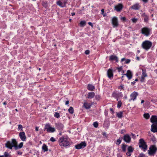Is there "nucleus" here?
Wrapping results in <instances>:
<instances>
[{
	"instance_id": "a211bd4d",
	"label": "nucleus",
	"mask_w": 157,
	"mask_h": 157,
	"mask_svg": "<svg viewBox=\"0 0 157 157\" xmlns=\"http://www.w3.org/2000/svg\"><path fill=\"white\" fill-rule=\"evenodd\" d=\"M109 60L110 61H115L116 62L118 63L119 61L118 57L115 55H111L109 57Z\"/></svg>"
},
{
	"instance_id": "69168bd1",
	"label": "nucleus",
	"mask_w": 157,
	"mask_h": 157,
	"mask_svg": "<svg viewBox=\"0 0 157 157\" xmlns=\"http://www.w3.org/2000/svg\"><path fill=\"white\" fill-rule=\"evenodd\" d=\"M69 103V101H66L65 102V105H67Z\"/></svg>"
},
{
	"instance_id": "774afa93",
	"label": "nucleus",
	"mask_w": 157,
	"mask_h": 157,
	"mask_svg": "<svg viewBox=\"0 0 157 157\" xmlns=\"http://www.w3.org/2000/svg\"><path fill=\"white\" fill-rule=\"evenodd\" d=\"M71 15L72 16H74L75 15V13L74 12H72L71 13Z\"/></svg>"
},
{
	"instance_id": "7ed1b4c3",
	"label": "nucleus",
	"mask_w": 157,
	"mask_h": 157,
	"mask_svg": "<svg viewBox=\"0 0 157 157\" xmlns=\"http://www.w3.org/2000/svg\"><path fill=\"white\" fill-rule=\"evenodd\" d=\"M152 46V42L148 40L143 41L141 44L142 48L146 50H149Z\"/></svg>"
},
{
	"instance_id": "f704fd0d",
	"label": "nucleus",
	"mask_w": 157,
	"mask_h": 157,
	"mask_svg": "<svg viewBox=\"0 0 157 157\" xmlns=\"http://www.w3.org/2000/svg\"><path fill=\"white\" fill-rule=\"evenodd\" d=\"M124 85L123 84H121L118 87V89L120 90H124Z\"/></svg>"
},
{
	"instance_id": "6e6d98bb",
	"label": "nucleus",
	"mask_w": 157,
	"mask_h": 157,
	"mask_svg": "<svg viewBox=\"0 0 157 157\" xmlns=\"http://www.w3.org/2000/svg\"><path fill=\"white\" fill-rule=\"evenodd\" d=\"M50 140L53 142L56 141V140L54 138H51Z\"/></svg>"
},
{
	"instance_id": "a18cd8bd",
	"label": "nucleus",
	"mask_w": 157,
	"mask_h": 157,
	"mask_svg": "<svg viewBox=\"0 0 157 157\" xmlns=\"http://www.w3.org/2000/svg\"><path fill=\"white\" fill-rule=\"evenodd\" d=\"M131 20L133 22L136 23L138 21V19L137 18H132L131 19Z\"/></svg>"
},
{
	"instance_id": "0eeeda50",
	"label": "nucleus",
	"mask_w": 157,
	"mask_h": 157,
	"mask_svg": "<svg viewBox=\"0 0 157 157\" xmlns=\"http://www.w3.org/2000/svg\"><path fill=\"white\" fill-rule=\"evenodd\" d=\"M112 96L116 99L117 101L118 98L123 97V94L121 92L114 91L112 93Z\"/></svg>"
},
{
	"instance_id": "864d4df0",
	"label": "nucleus",
	"mask_w": 157,
	"mask_h": 157,
	"mask_svg": "<svg viewBox=\"0 0 157 157\" xmlns=\"http://www.w3.org/2000/svg\"><path fill=\"white\" fill-rule=\"evenodd\" d=\"M85 53L86 55H88L90 53V51L89 50H86L85 52Z\"/></svg>"
},
{
	"instance_id": "c03bdc74",
	"label": "nucleus",
	"mask_w": 157,
	"mask_h": 157,
	"mask_svg": "<svg viewBox=\"0 0 157 157\" xmlns=\"http://www.w3.org/2000/svg\"><path fill=\"white\" fill-rule=\"evenodd\" d=\"M117 70L118 71L120 72L122 70V67L121 66L119 67H117Z\"/></svg>"
},
{
	"instance_id": "c85d7f7f",
	"label": "nucleus",
	"mask_w": 157,
	"mask_h": 157,
	"mask_svg": "<svg viewBox=\"0 0 157 157\" xmlns=\"http://www.w3.org/2000/svg\"><path fill=\"white\" fill-rule=\"evenodd\" d=\"M131 136L132 137H135V136L134 134L131 133L130 135H129L128 134L125 135L123 137H130Z\"/></svg>"
},
{
	"instance_id": "4468645a",
	"label": "nucleus",
	"mask_w": 157,
	"mask_h": 157,
	"mask_svg": "<svg viewBox=\"0 0 157 157\" xmlns=\"http://www.w3.org/2000/svg\"><path fill=\"white\" fill-rule=\"evenodd\" d=\"M123 75L126 76L128 80H130L132 78L133 74L130 70H128L126 74H123Z\"/></svg>"
},
{
	"instance_id": "6ab92c4d",
	"label": "nucleus",
	"mask_w": 157,
	"mask_h": 157,
	"mask_svg": "<svg viewBox=\"0 0 157 157\" xmlns=\"http://www.w3.org/2000/svg\"><path fill=\"white\" fill-rule=\"evenodd\" d=\"M150 121L153 124H157V117L155 115L152 116L150 119Z\"/></svg>"
},
{
	"instance_id": "8fccbe9b",
	"label": "nucleus",
	"mask_w": 157,
	"mask_h": 157,
	"mask_svg": "<svg viewBox=\"0 0 157 157\" xmlns=\"http://www.w3.org/2000/svg\"><path fill=\"white\" fill-rule=\"evenodd\" d=\"M117 157H122V154L120 153H118L117 154Z\"/></svg>"
},
{
	"instance_id": "7c9ffc66",
	"label": "nucleus",
	"mask_w": 157,
	"mask_h": 157,
	"mask_svg": "<svg viewBox=\"0 0 157 157\" xmlns=\"http://www.w3.org/2000/svg\"><path fill=\"white\" fill-rule=\"evenodd\" d=\"M56 4L61 7H64V6H63V3L60 1H57L56 2Z\"/></svg>"
},
{
	"instance_id": "473e14b6",
	"label": "nucleus",
	"mask_w": 157,
	"mask_h": 157,
	"mask_svg": "<svg viewBox=\"0 0 157 157\" xmlns=\"http://www.w3.org/2000/svg\"><path fill=\"white\" fill-rule=\"evenodd\" d=\"M127 145L124 144H122L121 148L122 151L124 152L126 151Z\"/></svg>"
},
{
	"instance_id": "603ef678",
	"label": "nucleus",
	"mask_w": 157,
	"mask_h": 157,
	"mask_svg": "<svg viewBox=\"0 0 157 157\" xmlns=\"http://www.w3.org/2000/svg\"><path fill=\"white\" fill-rule=\"evenodd\" d=\"M130 60L129 59H127L125 60V63L128 64L130 62Z\"/></svg>"
},
{
	"instance_id": "58836bf2",
	"label": "nucleus",
	"mask_w": 157,
	"mask_h": 157,
	"mask_svg": "<svg viewBox=\"0 0 157 157\" xmlns=\"http://www.w3.org/2000/svg\"><path fill=\"white\" fill-rule=\"evenodd\" d=\"M93 125L95 128H97L98 127V123L97 121H95L94 122Z\"/></svg>"
},
{
	"instance_id": "a878e982",
	"label": "nucleus",
	"mask_w": 157,
	"mask_h": 157,
	"mask_svg": "<svg viewBox=\"0 0 157 157\" xmlns=\"http://www.w3.org/2000/svg\"><path fill=\"white\" fill-rule=\"evenodd\" d=\"M83 105L84 107L87 109H90L91 107V105H90V104L86 102L84 103Z\"/></svg>"
},
{
	"instance_id": "e433bc0d",
	"label": "nucleus",
	"mask_w": 157,
	"mask_h": 157,
	"mask_svg": "<svg viewBox=\"0 0 157 157\" xmlns=\"http://www.w3.org/2000/svg\"><path fill=\"white\" fill-rule=\"evenodd\" d=\"M124 141L127 143H128L131 140V138H123Z\"/></svg>"
},
{
	"instance_id": "49530a36",
	"label": "nucleus",
	"mask_w": 157,
	"mask_h": 157,
	"mask_svg": "<svg viewBox=\"0 0 157 157\" xmlns=\"http://www.w3.org/2000/svg\"><path fill=\"white\" fill-rule=\"evenodd\" d=\"M145 77H144L141 76V79L140 80V81L141 82H144L145 80Z\"/></svg>"
},
{
	"instance_id": "6e6552de",
	"label": "nucleus",
	"mask_w": 157,
	"mask_h": 157,
	"mask_svg": "<svg viewBox=\"0 0 157 157\" xmlns=\"http://www.w3.org/2000/svg\"><path fill=\"white\" fill-rule=\"evenodd\" d=\"M86 145V143L85 141H82L80 143L76 145L75 147L77 149H80L85 147Z\"/></svg>"
},
{
	"instance_id": "0e129e2a",
	"label": "nucleus",
	"mask_w": 157,
	"mask_h": 157,
	"mask_svg": "<svg viewBox=\"0 0 157 157\" xmlns=\"http://www.w3.org/2000/svg\"><path fill=\"white\" fill-rule=\"evenodd\" d=\"M102 15L104 17H105L106 16L107 14L106 13H104Z\"/></svg>"
},
{
	"instance_id": "a19ab883",
	"label": "nucleus",
	"mask_w": 157,
	"mask_h": 157,
	"mask_svg": "<svg viewBox=\"0 0 157 157\" xmlns=\"http://www.w3.org/2000/svg\"><path fill=\"white\" fill-rule=\"evenodd\" d=\"M23 126L21 124H19L18 125V130L22 131Z\"/></svg>"
},
{
	"instance_id": "9d476101",
	"label": "nucleus",
	"mask_w": 157,
	"mask_h": 157,
	"mask_svg": "<svg viewBox=\"0 0 157 157\" xmlns=\"http://www.w3.org/2000/svg\"><path fill=\"white\" fill-rule=\"evenodd\" d=\"M138 95V93L134 91L132 92L130 94V98L129 100V101L130 102L132 101H135L136 99V98Z\"/></svg>"
},
{
	"instance_id": "ddd939ff",
	"label": "nucleus",
	"mask_w": 157,
	"mask_h": 157,
	"mask_svg": "<svg viewBox=\"0 0 157 157\" xmlns=\"http://www.w3.org/2000/svg\"><path fill=\"white\" fill-rule=\"evenodd\" d=\"M127 150L128 152L126 153V155L128 156H130L134 150V148L130 146L128 147Z\"/></svg>"
},
{
	"instance_id": "4be33fe9",
	"label": "nucleus",
	"mask_w": 157,
	"mask_h": 157,
	"mask_svg": "<svg viewBox=\"0 0 157 157\" xmlns=\"http://www.w3.org/2000/svg\"><path fill=\"white\" fill-rule=\"evenodd\" d=\"M140 6L139 5V4L136 3V4L132 6V9L137 10H138L140 8Z\"/></svg>"
},
{
	"instance_id": "dca6fc26",
	"label": "nucleus",
	"mask_w": 157,
	"mask_h": 157,
	"mask_svg": "<svg viewBox=\"0 0 157 157\" xmlns=\"http://www.w3.org/2000/svg\"><path fill=\"white\" fill-rule=\"evenodd\" d=\"M142 17L144 18V21L145 22H147L149 20V16L145 13H143L141 15Z\"/></svg>"
},
{
	"instance_id": "b1692460",
	"label": "nucleus",
	"mask_w": 157,
	"mask_h": 157,
	"mask_svg": "<svg viewBox=\"0 0 157 157\" xmlns=\"http://www.w3.org/2000/svg\"><path fill=\"white\" fill-rule=\"evenodd\" d=\"M42 149L43 151L44 152L47 151L48 150L47 146L45 144H43Z\"/></svg>"
},
{
	"instance_id": "4d7b16f0",
	"label": "nucleus",
	"mask_w": 157,
	"mask_h": 157,
	"mask_svg": "<svg viewBox=\"0 0 157 157\" xmlns=\"http://www.w3.org/2000/svg\"><path fill=\"white\" fill-rule=\"evenodd\" d=\"M88 24L90 26H91L92 27H93V25L92 23L91 22H89L88 23Z\"/></svg>"
},
{
	"instance_id": "f3484780",
	"label": "nucleus",
	"mask_w": 157,
	"mask_h": 157,
	"mask_svg": "<svg viewBox=\"0 0 157 157\" xmlns=\"http://www.w3.org/2000/svg\"><path fill=\"white\" fill-rule=\"evenodd\" d=\"M151 130L154 132H157V124H153L151 125Z\"/></svg>"
},
{
	"instance_id": "393cba45",
	"label": "nucleus",
	"mask_w": 157,
	"mask_h": 157,
	"mask_svg": "<svg viewBox=\"0 0 157 157\" xmlns=\"http://www.w3.org/2000/svg\"><path fill=\"white\" fill-rule=\"evenodd\" d=\"M123 111H122L117 113L116 115L117 117L121 119L122 118L123 116Z\"/></svg>"
},
{
	"instance_id": "680f3d73",
	"label": "nucleus",
	"mask_w": 157,
	"mask_h": 157,
	"mask_svg": "<svg viewBox=\"0 0 157 157\" xmlns=\"http://www.w3.org/2000/svg\"><path fill=\"white\" fill-rule=\"evenodd\" d=\"M101 14H103V13H104V9H102L101 10Z\"/></svg>"
},
{
	"instance_id": "ea45409f",
	"label": "nucleus",
	"mask_w": 157,
	"mask_h": 157,
	"mask_svg": "<svg viewBox=\"0 0 157 157\" xmlns=\"http://www.w3.org/2000/svg\"><path fill=\"white\" fill-rule=\"evenodd\" d=\"M54 116L55 117H56L57 118H59L60 117L59 114L58 112H55V113Z\"/></svg>"
},
{
	"instance_id": "c9c22d12",
	"label": "nucleus",
	"mask_w": 157,
	"mask_h": 157,
	"mask_svg": "<svg viewBox=\"0 0 157 157\" xmlns=\"http://www.w3.org/2000/svg\"><path fill=\"white\" fill-rule=\"evenodd\" d=\"M122 104V102L121 101H119L117 102V107L119 108L121 106Z\"/></svg>"
},
{
	"instance_id": "e2e57ef3",
	"label": "nucleus",
	"mask_w": 157,
	"mask_h": 157,
	"mask_svg": "<svg viewBox=\"0 0 157 157\" xmlns=\"http://www.w3.org/2000/svg\"><path fill=\"white\" fill-rule=\"evenodd\" d=\"M39 130V127H36L35 128V131H38Z\"/></svg>"
},
{
	"instance_id": "c756f323",
	"label": "nucleus",
	"mask_w": 157,
	"mask_h": 157,
	"mask_svg": "<svg viewBox=\"0 0 157 157\" xmlns=\"http://www.w3.org/2000/svg\"><path fill=\"white\" fill-rule=\"evenodd\" d=\"M80 26L81 27H84L86 25V22L84 21H82L79 23Z\"/></svg>"
},
{
	"instance_id": "cd10ccee",
	"label": "nucleus",
	"mask_w": 157,
	"mask_h": 157,
	"mask_svg": "<svg viewBox=\"0 0 157 157\" xmlns=\"http://www.w3.org/2000/svg\"><path fill=\"white\" fill-rule=\"evenodd\" d=\"M68 112L70 114H72L74 112V109L73 107L71 106L68 109Z\"/></svg>"
},
{
	"instance_id": "37998d69",
	"label": "nucleus",
	"mask_w": 157,
	"mask_h": 157,
	"mask_svg": "<svg viewBox=\"0 0 157 157\" xmlns=\"http://www.w3.org/2000/svg\"><path fill=\"white\" fill-rule=\"evenodd\" d=\"M121 142V140L119 138L117 140L116 142V144L117 145H118L119 144H120Z\"/></svg>"
},
{
	"instance_id": "39448f33",
	"label": "nucleus",
	"mask_w": 157,
	"mask_h": 157,
	"mask_svg": "<svg viewBox=\"0 0 157 157\" xmlns=\"http://www.w3.org/2000/svg\"><path fill=\"white\" fill-rule=\"evenodd\" d=\"M157 151V147L155 145H152L150 146L148 150V154L151 156H154Z\"/></svg>"
},
{
	"instance_id": "72a5a7b5",
	"label": "nucleus",
	"mask_w": 157,
	"mask_h": 157,
	"mask_svg": "<svg viewBox=\"0 0 157 157\" xmlns=\"http://www.w3.org/2000/svg\"><path fill=\"white\" fill-rule=\"evenodd\" d=\"M144 117L146 119H148L150 117V115L148 113H145L144 114Z\"/></svg>"
},
{
	"instance_id": "5701e85b",
	"label": "nucleus",
	"mask_w": 157,
	"mask_h": 157,
	"mask_svg": "<svg viewBox=\"0 0 157 157\" xmlns=\"http://www.w3.org/2000/svg\"><path fill=\"white\" fill-rule=\"evenodd\" d=\"M87 88L89 90L93 91L95 89V87L92 84H88Z\"/></svg>"
},
{
	"instance_id": "052dcab7",
	"label": "nucleus",
	"mask_w": 157,
	"mask_h": 157,
	"mask_svg": "<svg viewBox=\"0 0 157 157\" xmlns=\"http://www.w3.org/2000/svg\"><path fill=\"white\" fill-rule=\"evenodd\" d=\"M110 110L112 112V113L113 114L114 113V111L112 108H110Z\"/></svg>"
},
{
	"instance_id": "f8f14e48",
	"label": "nucleus",
	"mask_w": 157,
	"mask_h": 157,
	"mask_svg": "<svg viewBox=\"0 0 157 157\" xmlns=\"http://www.w3.org/2000/svg\"><path fill=\"white\" fill-rule=\"evenodd\" d=\"M55 125L56 128L60 131H62L64 127L63 125L60 122L55 123Z\"/></svg>"
},
{
	"instance_id": "5fc2aeb1",
	"label": "nucleus",
	"mask_w": 157,
	"mask_h": 157,
	"mask_svg": "<svg viewBox=\"0 0 157 157\" xmlns=\"http://www.w3.org/2000/svg\"><path fill=\"white\" fill-rule=\"evenodd\" d=\"M17 154L19 155H21L22 154V152L20 151H17Z\"/></svg>"
},
{
	"instance_id": "f257e3e1",
	"label": "nucleus",
	"mask_w": 157,
	"mask_h": 157,
	"mask_svg": "<svg viewBox=\"0 0 157 157\" xmlns=\"http://www.w3.org/2000/svg\"><path fill=\"white\" fill-rule=\"evenodd\" d=\"M5 146L7 148L10 149H12L13 147L15 150H17L21 148L23 145V143H20L18 145H17V142L15 139H12L11 141H8L5 144Z\"/></svg>"
},
{
	"instance_id": "f03ea898",
	"label": "nucleus",
	"mask_w": 157,
	"mask_h": 157,
	"mask_svg": "<svg viewBox=\"0 0 157 157\" xmlns=\"http://www.w3.org/2000/svg\"><path fill=\"white\" fill-rule=\"evenodd\" d=\"M151 29L148 27H144L141 30V33L146 36H149L151 34Z\"/></svg>"
},
{
	"instance_id": "9b49d317",
	"label": "nucleus",
	"mask_w": 157,
	"mask_h": 157,
	"mask_svg": "<svg viewBox=\"0 0 157 157\" xmlns=\"http://www.w3.org/2000/svg\"><path fill=\"white\" fill-rule=\"evenodd\" d=\"M112 24L113 27H117L119 25L118 19L116 17H113L112 20Z\"/></svg>"
},
{
	"instance_id": "20e7f679",
	"label": "nucleus",
	"mask_w": 157,
	"mask_h": 157,
	"mask_svg": "<svg viewBox=\"0 0 157 157\" xmlns=\"http://www.w3.org/2000/svg\"><path fill=\"white\" fill-rule=\"evenodd\" d=\"M59 142V145L62 147H66L70 145L67 138H60Z\"/></svg>"
},
{
	"instance_id": "412c9836",
	"label": "nucleus",
	"mask_w": 157,
	"mask_h": 157,
	"mask_svg": "<svg viewBox=\"0 0 157 157\" xmlns=\"http://www.w3.org/2000/svg\"><path fill=\"white\" fill-rule=\"evenodd\" d=\"M95 93L94 92H89L87 94V96L86 97L88 98L92 99L95 96Z\"/></svg>"
},
{
	"instance_id": "1a4fd4ad",
	"label": "nucleus",
	"mask_w": 157,
	"mask_h": 157,
	"mask_svg": "<svg viewBox=\"0 0 157 157\" xmlns=\"http://www.w3.org/2000/svg\"><path fill=\"white\" fill-rule=\"evenodd\" d=\"M139 147L140 148H142L144 150V151L147 149V147L145 142L143 139L142 138L140 139L139 140Z\"/></svg>"
},
{
	"instance_id": "de8ad7c7",
	"label": "nucleus",
	"mask_w": 157,
	"mask_h": 157,
	"mask_svg": "<svg viewBox=\"0 0 157 157\" xmlns=\"http://www.w3.org/2000/svg\"><path fill=\"white\" fill-rule=\"evenodd\" d=\"M121 20L123 22H125L126 21V19L125 17H122L121 18Z\"/></svg>"
},
{
	"instance_id": "aec40b11",
	"label": "nucleus",
	"mask_w": 157,
	"mask_h": 157,
	"mask_svg": "<svg viewBox=\"0 0 157 157\" xmlns=\"http://www.w3.org/2000/svg\"><path fill=\"white\" fill-rule=\"evenodd\" d=\"M107 74L109 78H112L113 75L112 70L110 69H109L107 71Z\"/></svg>"
},
{
	"instance_id": "13d9d810",
	"label": "nucleus",
	"mask_w": 157,
	"mask_h": 157,
	"mask_svg": "<svg viewBox=\"0 0 157 157\" xmlns=\"http://www.w3.org/2000/svg\"><path fill=\"white\" fill-rule=\"evenodd\" d=\"M126 60V59H125V58H122L121 60V63H122L124 61H125Z\"/></svg>"
},
{
	"instance_id": "2f4dec72",
	"label": "nucleus",
	"mask_w": 157,
	"mask_h": 157,
	"mask_svg": "<svg viewBox=\"0 0 157 157\" xmlns=\"http://www.w3.org/2000/svg\"><path fill=\"white\" fill-rule=\"evenodd\" d=\"M19 136L20 137H26L25 133L24 132H20L19 134Z\"/></svg>"
},
{
	"instance_id": "338daca9",
	"label": "nucleus",
	"mask_w": 157,
	"mask_h": 157,
	"mask_svg": "<svg viewBox=\"0 0 157 157\" xmlns=\"http://www.w3.org/2000/svg\"><path fill=\"white\" fill-rule=\"evenodd\" d=\"M26 138H21V140L23 141H25Z\"/></svg>"
},
{
	"instance_id": "79ce46f5",
	"label": "nucleus",
	"mask_w": 157,
	"mask_h": 157,
	"mask_svg": "<svg viewBox=\"0 0 157 157\" xmlns=\"http://www.w3.org/2000/svg\"><path fill=\"white\" fill-rule=\"evenodd\" d=\"M100 97L99 95H96L95 97V98L96 100L98 101L100 99Z\"/></svg>"
},
{
	"instance_id": "bf43d9fd",
	"label": "nucleus",
	"mask_w": 157,
	"mask_h": 157,
	"mask_svg": "<svg viewBox=\"0 0 157 157\" xmlns=\"http://www.w3.org/2000/svg\"><path fill=\"white\" fill-rule=\"evenodd\" d=\"M135 83H136V82L135 81H134L132 82L131 83V84L132 85H134L135 84Z\"/></svg>"
},
{
	"instance_id": "4c0bfd02",
	"label": "nucleus",
	"mask_w": 157,
	"mask_h": 157,
	"mask_svg": "<svg viewBox=\"0 0 157 157\" xmlns=\"http://www.w3.org/2000/svg\"><path fill=\"white\" fill-rule=\"evenodd\" d=\"M4 157H11V155H10L7 152H5L4 153Z\"/></svg>"
},
{
	"instance_id": "09e8293b",
	"label": "nucleus",
	"mask_w": 157,
	"mask_h": 157,
	"mask_svg": "<svg viewBox=\"0 0 157 157\" xmlns=\"http://www.w3.org/2000/svg\"><path fill=\"white\" fill-rule=\"evenodd\" d=\"M139 157H145V155L144 153H140L139 154Z\"/></svg>"
},
{
	"instance_id": "2eb2a0df",
	"label": "nucleus",
	"mask_w": 157,
	"mask_h": 157,
	"mask_svg": "<svg viewBox=\"0 0 157 157\" xmlns=\"http://www.w3.org/2000/svg\"><path fill=\"white\" fill-rule=\"evenodd\" d=\"M123 8V6L121 4L119 3L114 7V10L118 12L121 11Z\"/></svg>"
},
{
	"instance_id": "423d86ee",
	"label": "nucleus",
	"mask_w": 157,
	"mask_h": 157,
	"mask_svg": "<svg viewBox=\"0 0 157 157\" xmlns=\"http://www.w3.org/2000/svg\"><path fill=\"white\" fill-rule=\"evenodd\" d=\"M44 130H46L48 132H53L56 131L54 128L52 127L49 123L46 124L44 128Z\"/></svg>"
},
{
	"instance_id": "bb28decb",
	"label": "nucleus",
	"mask_w": 157,
	"mask_h": 157,
	"mask_svg": "<svg viewBox=\"0 0 157 157\" xmlns=\"http://www.w3.org/2000/svg\"><path fill=\"white\" fill-rule=\"evenodd\" d=\"M142 76L145 77H147V75L146 73V70L142 69Z\"/></svg>"
},
{
	"instance_id": "3c124183",
	"label": "nucleus",
	"mask_w": 157,
	"mask_h": 157,
	"mask_svg": "<svg viewBox=\"0 0 157 157\" xmlns=\"http://www.w3.org/2000/svg\"><path fill=\"white\" fill-rule=\"evenodd\" d=\"M102 135L105 137H108V135L106 134V133L105 132H102Z\"/></svg>"
}]
</instances>
